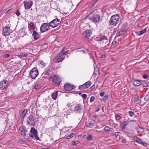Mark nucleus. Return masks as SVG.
<instances>
[{
  "label": "nucleus",
  "instance_id": "f257e3e1",
  "mask_svg": "<svg viewBox=\"0 0 149 149\" xmlns=\"http://www.w3.org/2000/svg\"><path fill=\"white\" fill-rule=\"evenodd\" d=\"M120 16L116 14L112 16L109 21L110 25L113 26H116L119 22Z\"/></svg>",
  "mask_w": 149,
  "mask_h": 149
},
{
  "label": "nucleus",
  "instance_id": "f03ea898",
  "mask_svg": "<svg viewBox=\"0 0 149 149\" xmlns=\"http://www.w3.org/2000/svg\"><path fill=\"white\" fill-rule=\"evenodd\" d=\"M2 31V35L6 37L9 35L12 32V31L10 29L9 25H8L3 27Z\"/></svg>",
  "mask_w": 149,
  "mask_h": 149
},
{
  "label": "nucleus",
  "instance_id": "7ed1b4c3",
  "mask_svg": "<svg viewBox=\"0 0 149 149\" xmlns=\"http://www.w3.org/2000/svg\"><path fill=\"white\" fill-rule=\"evenodd\" d=\"M61 21L58 18H55L49 23V26L53 28L57 26L61 23Z\"/></svg>",
  "mask_w": 149,
  "mask_h": 149
},
{
  "label": "nucleus",
  "instance_id": "20e7f679",
  "mask_svg": "<svg viewBox=\"0 0 149 149\" xmlns=\"http://www.w3.org/2000/svg\"><path fill=\"white\" fill-rule=\"evenodd\" d=\"M8 82L6 80L3 79L0 82V93L3 92L8 87Z\"/></svg>",
  "mask_w": 149,
  "mask_h": 149
},
{
  "label": "nucleus",
  "instance_id": "39448f33",
  "mask_svg": "<svg viewBox=\"0 0 149 149\" xmlns=\"http://www.w3.org/2000/svg\"><path fill=\"white\" fill-rule=\"evenodd\" d=\"M71 110L72 112L76 113H79L82 112L83 107L80 104H77L73 109Z\"/></svg>",
  "mask_w": 149,
  "mask_h": 149
},
{
  "label": "nucleus",
  "instance_id": "423d86ee",
  "mask_svg": "<svg viewBox=\"0 0 149 149\" xmlns=\"http://www.w3.org/2000/svg\"><path fill=\"white\" fill-rule=\"evenodd\" d=\"M49 26V23H45L42 24L40 27V31L41 33H44L48 31Z\"/></svg>",
  "mask_w": 149,
  "mask_h": 149
},
{
  "label": "nucleus",
  "instance_id": "0eeeda50",
  "mask_svg": "<svg viewBox=\"0 0 149 149\" xmlns=\"http://www.w3.org/2000/svg\"><path fill=\"white\" fill-rule=\"evenodd\" d=\"M94 40L97 41H102L103 43L106 44L107 42L108 39L105 36H98L94 38Z\"/></svg>",
  "mask_w": 149,
  "mask_h": 149
},
{
  "label": "nucleus",
  "instance_id": "6e6552de",
  "mask_svg": "<svg viewBox=\"0 0 149 149\" xmlns=\"http://www.w3.org/2000/svg\"><path fill=\"white\" fill-rule=\"evenodd\" d=\"M89 19L94 22H98L100 20V17L99 14H93L90 17Z\"/></svg>",
  "mask_w": 149,
  "mask_h": 149
},
{
  "label": "nucleus",
  "instance_id": "1a4fd4ad",
  "mask_svg": "<svg viewBox=\"0 0 149 149\" xmlns=\"http://www.w3.org/2000/svg\"><path fill=\"white\" fill-rule=\"evenodd\" d=\"M38 70L36 68H33L30 72V75L32 79H34L38 76Z\"/></svg>",
  "mask_w": 149,
  "mask_h": 149
},
{
  "label": "nucleus",
  "instance_id": "9d476101",
  "mask_svg": "<svg viewBox=\"0 0 149 149\" xmlns=\"http://www.w3.org/2000/svg\"><path fill=\"white\" fill-rule=\"evenodd\" d=\"M23 3L26 9H30L33 4V2L31 0L24 1Z\"/></svg>",
  "mask_w": 149,
  "mask_h": 149
},
{
  "label": "nucleus",
  "instance_id": "9b49d317",
  "mask_svg": "<svg viewBox=\"0 0 149 149\" xmlns=\"http://www.w3.org/2000/svg\"><path fill=\"white\" fill-rule=\"evenodd\" d=\"M74 87V86L72 85L66 83L64 85V89L66 91H70L73 89Z\"/></svg>",
  "mask_w": 149,
  "mask_h": 149
},
{
  "label": "nucleus",
  "instance_id": "f8f14e48",
  "mask_svg": "<svg viewBox=\"0 0 149 149\" xmlns=\"http://www.w3.org/2000/svg\"><path fill=\"white\" fill-rule=\"evenodd\" d=\"M51 79L53 82L59 85L61 81L60 78L58 75H55L53 76L52 78Z\"/></svg>",
  "mask_w": 149,
  "mask_h": 149
},
{
  "label": "nucleus",
  "instance_id": "ddd939ff",
  "mask_svg": "<svg viewBox=\"0 0 149 149\" xmlns=\"http://www.w3.org/2000/svg\"><path fill=\"white\" fill-rule=\"evenodd\" d=\"M92 34V32L90 30H86L84 32L83 36L87 38H89Z\"/></svg>",
  "mask_w": 149,
  "mask_h": 149
},
{
  "label": "nucleus",
  "instance_id": "4468645a",
  "mask_svg": "<svg viewBox=\"0 0 149 149\" xmlns=\"http://www.w3.org/2000/svg\"><path fill=\"white\" fill-rule=\"evenodd\" d=\"M65 56L63 52H61L58 55L57 57L56 62L58 63L62 61L64 58Z\"/></svg>",
  "mask_w": 149,
  "mask_h": 149
},
{
  "label": "nucleus",
  "instance_id": "2eb2a0df",
  "mask_svg": "<svg viewBox=\"0 0 149 149\" xmlns=\"http://www.w3.org/2000/svg\"><path fill=\"white\" fill-rule=\"evenodd\" d=\"M34 116L31 115L27 118V123L31 125H33L34 124Z\"/></svg>",
  "mask_w": 149,
  "mask_h": 149
},
{
  "label": "nucleus",
  "instance_id": "dca6fc26",
  "mask_svg": "<svg viewBox=\"0 0 149 149\" xmlns=\"http://www.w3.org/2000/svg\"><path fill=\"white\" fill-rule=\"evenodd\" d=\"M32 35L34 37V39L35 40H37L40 38V35L38 33L36 32L35 31L33 30L32 31Z\"/></svg>",
  "mask_w": 149,
  "mask_h": 149
},
{
  "label": "nucleus",
  "instance_id": "f3484780",
  "mask_svg": "<svg viewBox=\"0 0 149 149\" xmlns=\"http://www.w3.org/2000/svg\"><path fill=\"white\" fill-rule=\"evenodd\" d=\"M27 112V110L26 109H24V110H22L19 111V115L22 118H24V116L26 115Z\"/></svg>",
  "mask_w": 149,
  "mask_h": 149
},
{
  "label": "nucleus",
  "instance_id": "a211bd4d",
  "mask_svg": "<svg viewBox=\"0 0 149 149\" xmlns=\"http://www.w3.org/2000/svg\"><path fill=\"white\" fill-rule=\"evenodd\" d=\"M28 28L29 31H31H31L33 30H34L35 29V25L33 22H30L29 24L28 25Z\"/></svg>",
  "mask_w": 149,
  "mask_h": 149
},
{
  "label": "nucleus",
  "instance_id": "6ab92c4d",
  "mask_svg": "<svg viewBox=\"0 0 149 149\" xmlns=\"http://www.w3.org/2000/svg\"><path fill=\"white\" fill-rule=\"evenodd\" d=\"M145 128H143L140 126H138L135 128V129L138 132L143 133L144 132Z\"/></svg>",
  "mask_w": 149,
  "mask_h": 149
},
{
  "label": "nucleus",
  "instance_id": "aec40b11",
  "mask_svg": "<svg viewBox=\"0 0 149 149\" xmlns=\"http://www.w3.org/2000/svg\"><path fill=\"white\" fill-rule=\"evenodd\" d=\"M142 82L140 80H136L134 81L133 82V85L138 86L141 85Z\"/></svg>",
  "mask_w": 149,
  "mask_h": 149
},
{
  "label": "nucleus",
  "instance_id": "412c9836",
  "mask_svg": "<svg viewBox=\"0 0 149 149\" xmlns=\"http://www.w3.org/2000/svg\"><path fill=\"white\" fill-rule=\"evenodd\" d=\"M58 92L57 91H55L52 94V97L54 100H55L56 99L58 96Z\"/></svg>",
  "mask_w": 149,
  "mask_h": 149
},
{
  "label": "nucleus",
  "instance_id": "4be33fe9",
  "mask_svg": "<svg viewBox=\"0 0 149 149\" xmlns=\"http://www.w3.org/2000/svg\"><path fill=\"white\" fill-rule=\"evenodd\" d=\"M147 29V28L144 29L143 30H141L140 31L137 32L136 33L137 34V35L139 36L142 35L146 32Z\"/></svg>",
  "mask_w": 149,
  "mask_h": 149
},
{
  "label": "nucleus",
  "instance_id": "5701e85b",
  "mask_svg": "<svg viewBox=\"0 0 149 149\" xmlns=\"http://www.w3.org/2000/svg\"><path fill=\"white\" fill-rule=\"evenodd\" d=\"M113 130L112 128H110L108 126H106L104 128V130L106 132H108Z\"/></svg>",
  "mask_w": 149,
  "mask_h": 149
},
{
  "label": "nucleus",
  "instance_id": "b1692460",
  "mask_svg": "<svg viewBox=\"0 0 149 149\" xmlns=\"http://www.w3.org/2000/svg\"><path fill=\"white\" fill-rule=\"evenodd\" d=\"M30 132L31 133V134H32L33 135H35V134H37V131L34 127H32L31 128Z\"/></svg>",
  "mask_w": 149,
  "mask_h": 149
},
{
  "label": "nucleus",
  "instance_id": "393cba45",
  "mask_svg": "<svg viewBox=\"0 0 149 149\" xmlns=\"http://www.w3.org/2000/svg\"><path fill=\"white\" fill-rule=\"evenodd\" d=\"M135 139L136 141L138 143L141 144L142 142V140L136 136H135Z\"/></svg>",
  "mask_w": 149,
  "mask_h": 149
},
{
  "label": "nucleus",
  "instance_id": "a878e982",
  "mask_svg": "<svg viewBox=\"0 0 149 149\" xmlns=\"http://www.w3.org/2000/svg\"><path fill=\"white\" fill-rule=\"evenodd\" d=\"M78 88L80 90H81L82 89H85L87 88L85 84V83L79 86Z\"/></svg>",
  "mask_w": 149,
  "mask_h": 149
},
{
  "label": "nucleus",
  "instance_id": "bb28decb",
  "mask_svg": "<svg viewBox=\"0 0 149 149\" xmlns=\"http://www.w3.org/2000/svg\"><path fill=\"white\" fill-rule=\"evenodd\" d=\"M94 124L92 123H87L86 124V126L88 127L92 128L94 126Z\"/></svg>",
  "mask_w": 149,
  "mask_h": 149
},
{
  "label": "nucleus",
  "instance_id": "cd10ccee",
  "mask_svg": "<svg viewBox=\"0 0 149 149\" xmlns=\"http://www.w3.org/2000/svg\"><path fill=\"white\" fill-rule=\"evenodd\" d=\"M92 82L91 81H88L85 83V84L87 88H89L91 85Z\"/></svg>",
  "mask_w": 149,
  "mask_h": 149
},
{
  "label": "nucleus",
  "instance_id": "c85d7f7f",
  "mask_svg": "<svg viewBox=\"0 0 149 149\" xmlns=\"http://www.w3.org/2000/svg\"><path fill=\"white\" fill-rule=\"evenodd\" d=\"M50 72V71L49 70H47L46 69L43 73L42 74V75L44 74V75H48L49 74Z\"/></svg>",
  "mask_w": 149,
  "mask_h": 149
},
{
  "label": "nucleus",
  "instance_id": "c756f323",
  "mask_svg": "<svg viewBox=\"0 0 149 149\" xmlns=\"http://www.w3.org/2000/svg\"><path fill=\"white\" fill-rule=\"evenodd\" d=\"M30 136L32 137L33 138H34V137L35 138L38 140L39 139V137L37 136V134L34 135H33L32 134H29Z\"/></svg>",
  "mask_w": 149,
  "mask_h": 149
},
{
  "label": "nucleus",
  "instance_id": "7c9ffc66",
  "mask_svg": "<svg viewBox=\"0 0 149 149\" xmlns=\"http://www.w3.org/2000/svg\"><path fill=\"white\" fill-rule=\"evenodd\" d=\"M120 115H122L121 114H116L115 115V118L117 120H120L122 118V117L120 116Z\"/></svg>",
  "mask_w": 149,
  "mask_h": 149
},
{
  "label": "nucleus",
  "instance_id": "2f4dec72",
  "mask_svg": "<svg viewBox=\"0 0 149 149\" xmlns=\"http://www.w3.org/2000/svg\"><path fill=\"white\" fill-rule=\"evenodd\" d=\"M139 98V97L138 94H136L135 96L134 99V102H136L138 101Z\"/></svg>",
  "mask_w": 149,
  "mask_h": 149
},
{
  "label": "nucleus",
  "instance_id": "473e14b6",
  "mask_svg": "<svg viewBox=\"0 0 149 149\" xmlns=\"http://www.w3.org/2000/svg\"><path fill=\"white\" fill-rule=\"evenodd\" d=\"M74 134L73 133H72L70 134H69L68 136L66 137V139H69L72 138L74 136Z\"/></svg>",
  "mask_w": 149,
  "mask_h": 149
},
{
  "label": "nucleus",
  "instance_id": "72a5a7b5",
  "mask_svg": "<svg viewBox=\"0 0 149 149\" xmlns=\"http://www.w3.org/2000/svg\"><path fill=\"white\" fill-rule=\"evenodd\" d=\"M141 84L143 87H146L148 86V84L147 83L144 81L142 82V84Z\"/></svg>",
  "mask_w": 149,
  "mask_h": 149
},
{
  "label": "nucleus",
  "instance_id": "f704fd0d",
  "mask_svg": "<svg viewBox=\"0 0 149 149\" xmlns=\"http://www.w3.org/2000/svg\"><path fill=\"white\" fill-rule=\"evenodd\" d=\"M34 88L35 89L37 90L40 89L41 88V86L39 84H37L35 86Z\"/></svg>",
  "mask_w": 149,
  "mask_h": 149
},
{
  "label": "nucleus",
  "instance_id": "c9c22d12",
  "mask_svg": "<svg viewBox=\"0 0 149 149\" xmlns=\"http://www.w3.org/2000/svg\"><path fill=\"white\" fill-rule=\"evenodd\" d=\"M127 125V124L126 123V122H124L122 125V129H124L125 128V126Z\"/></svg>",
  "mask_w": 149,
  "mask_h": 149
},
{
  "label": "nucleus",
  "instance_id": "e433bc0d",
  "mask_svg": "<svg viewBox=\"0 0 149 149\" xmlns=\"http://www.w3.org/2000/svg\"><path fill=\"white\" fill-rule=\"evenodd\" d=\"M92 139V137L91 135L89 134L86 138L87 141H89L91 140Z\"/></svg>",
  "mask_w": 149,
  "mask_h": 149
},
{
  "label": "nucleus",
  "instance_id": "4c0bfd02",
  "mask_svg": "<svg viewBox=\"0 0 149 149\" xmlns=\"http://www.w3.org/2000/svg\"><path fill=\"white\" fill-rule=\"evenodd\" d=\"M96 67H94V71L93 72V74H94L95 72H98L99 71V69L97 67V66H95Z\"/></svg>",
  "mask_w": 149,
  "mask_h": 149
},
{
  "label": "nucleus",
  "instance_id": "58836bf2",
  "mask_svg": "<svg viewBox=\"0 0 149 149\" xmlns=\"http://www.w3.org/2000/svg\"><path fill=\"white\" fill-rule=\"evenodd\" d=\"M95 97L92 96L91 97L90 100V102H93L95 100Z\"/></svg>",
  "mask_w": 149,
  "mask_h": 149
},
{
  "label": "nucleus",
  "instance_id": "ea45409f",
  "mask_svg": "<svg viewBox=\"0 0 149 149\" xmlns=\"http://www.w3.org/2000/svg\"><path fill=\"white\" fill-rule=\"evenodd\" d=\"M128 113L131 117H133L134 114V113L131 111H129Z\"/></svg>",
  "mask_w": 149,
  "mask_h": 149
},
{
  "label": "nucleus",
  "instance_id": "a19ab883",
  "mask_svg": "<svg viewBox=\"0 0 149 149\" xmlns=\"http://www.w3.org/2000/svg\"><path fill=\"white\" fill-rule=\"evenodd\" d=\"M101 107V105H98L97 106V109L95 111L96 112H97L98 111H99L100 110V107Z\"/></svg>",
  "mask_w": 149,
  "mask_h": 149
},
{
  "label": "nucleus",
  "instance_id": "79ce46f5",
  "mask_svg": "<svg viewBox=\"0 0 149 149\" xmlns=\"http://www.w3.org/2000/svg\"><path fill=\"white\" fill-rule=\"evenodd\" d=\"M65 50L64 49H63L61 50V52H63V54L64 55L66 54L68 52V50H67L66 51H65Z\"/></svg>",
  "mask_w": 149,
  "mask_h": 149
},
{
  "label": "nucleus",
  "instance_id": "37998d69",
  "mask_svg": "<svg viewBox=\"0 0 149 149\" xmlns=\"http://www.w3.org/2000/svg\"><path fill=\"white\" fill-rule=\"evenodd\" d=\"M25 130L23 131L22 132H21V134L23 136H24L26 135Z\"/></svg>",
  "mask_w": 149,
  "mask_h": 149
},
{
  "label": "nucleus",
  "instance_id": "c03bdc74",
  "mask_svg": "<svg viewBox=\"0 0 149 149\" xmlns=\"http://www.w3.org/2000/svg\"><path fill=\"white\" fill-rule=\"evenodd\" d=\"M144 99L145 101H148L149 100V95H147L144 97Z\"/></svg>",
  "mask_w": 149,
  "mask_h": 149
},
{
  "label": "nucleus",
  "instance_id": "a18cd8bd",
  "mask_svg": "<svg viewBox=\"0 0 149 149\" xmlns=\"http://www.w3.org/2000/svg\"><path fill=\"white\" fill-rule=\"evenodd\" d=\"M108 98V96L107 95H106L103 98V101H106L107 100Z\"/></svg>",
  "mask_w": 149,
  "mask_h": 149
},
{
  "label": "nucleus",
  "instance_id": "49530a36",
  "mask_svg": "<svg viewBox=\"0 0 149 149\" xmlns=\"http://www.w3.org/2000/svg\"><path fill=\"white\" fill-rule=\"evenodd\" d=\"M148 77H149L148 75L146 74H144V75H143V77L144 79H146L148 78Z\"/></svg>",
  "mask_w": 149,
  "mask_h": 149
},
{
  "label": "nucleus",
  "instance_id": "de8ad7c7",
  "mask_svg": "<svg viewBox=\"0 0 149 149\" xmlns=\"http://www.w3.org/2000/svg\"><path fill=\"white\" fill-rule=\"evenodd\" d=\"M20 56L22 57H26L27 56V54H20Z\"/></svg>",
  "mask_w": 149,
  "mask_h": 149
},
{
  "label": "nucleus",
  "instance_id": "09e8293b",
  "mask_svg": "<svg viewBox=\"0 0 149 149\" xmlns=\"http://www.w3.org/2000/svg\"><path fill=\"white\" fill-rule=\"evenodd\" d=\"M141 144L144 146H146L148 145V144L145 142H142Z\"/></svg>",
  "mask_w": 149,
  "mask_h": 149
},
{
  "label": "nucleus",
  "instance_id": "8fccbe9b",
  "mask_svg": "<svg viewBox=\"0 0 149 149\" xmlns=\"http://www.w3.org/2000/svg\"><path fill=\"white\" fill-rule=\"evenodd\" d=\"M82 97L83 99H85L87 97V95L85 94H83L82 95Z\"/></svg>",
  "mask_w": 149,
  "mask_h": 149
},
{
  "label": "nucleus",
  "instance_id": "3c124183",
  "mask_svg": "<svg viewBox=\"0 0 149 149\" xmlns=\"http://www.w3.org/2000/svg\"><path fill=\"white\" fill-rule=\"evenodd\" d=\"M19 131L20 132H22L23 131L25 130L24 128V127H21L19 128Z\"/></svg>",
  "mask_w": 149,
  "mask_h": 149
},
{
  "label": "nucleus",
  "instance_id": "603ef678",
  "mask_svg": "<svg viewBox=\"0 0 149 149\" xmlns=\"http://www.w3.org/2000/svg\"><path fill=\"white\" fill-rule=\"evenodd\" d=\"M120 134H121L119 132H116L115 133V135L116 136H119L120 135Z\"/></svg>",
  "mask_w": 149,
  "mask_h": 149
},
{
  "label": "nucleus",
  "instance_id": "864d4df0",
  "mask_svg": "<svg viewBox=\"0 0 149 149\" xmlns=\"http://www.w3.org/2000/svg\"><path fill=\"white\" fill-rule=\"evenodd\" d=\"M105 94V92H104V91H103V92H101L100 93V95L101 97H103L104 96V95Z\"/></svg>",
  "mask_w": 149,
  "mask_h": 149
},
{
  "label": "nucleus",
  "instance_id": "5fc2aeb1",
  "mask_svg": "<svg viewBox=\"0 0 149 149\" xmlns=\"http://www.w3.org/2000/svg\"><path fill=\"white\" fill-rule=\"evenodd\" d=\"M10 55L9 54H6L4 55L3 57L5 58H7L9 57Z\"/></svg>",
  "mask_w": 149,
  "mask_h": 149
},
{
  "label": "nucleus",
  "instance_id": "6e6d98bb",
  "mask_svg": "<svg viewBox=\"0 0 149 149\" xmlns=\"http://www.w3.org/2000/svg\"><path fill=\"white\" fill-rule=\"evenodd\" d=\"M16 15L17 16H19V15H20V13H19V12L18 11V10H17V11L16 12Z\"/></svg>",
  "mask_w": 149,
  "mask_h": 149
},
{
  "label": "nucleus",
  "instance_id": "4d7b16f0",
  "mask_svg": "<svg viewBox=\"0 0 149 149\" xmlns=\"http://www.w3.org/2000/svg\"><path fill=\"white\" fill-rule=\"evenodd\" d=\"M97 0H97L96 1H94L93 2L91 3V6H94L95 5L96 2H97Z\"/></svg>",
  "mask_w": 149,
  "mask_h": 149
},
{
  "label": "nucleus",
  "instance_id": "13d9d810",
  "mask_svg": "<svg viewBox=\"0 0 149 149\" xmlns=\"http://www.w3.org/2000/svg\"><path fill=\"white\" fill-rule=\"evenodd\" d=\"M47 99H44L43 100V102L45 103V104H46L47 102Z\"/></svg>",
  "mask_w": 149,
  "mask_h": 149
},
{
  "label": "nucleus",
  "instance_id": "bf43d9fd",
  "mask_svg": "<svg viewBox=\"0 0 149 149\" xmlns=\"http://www.w3.org/2000/svg\"><path fill=\"white\" fill-rule=\"evenodd\" d=\"M39 64H40L41 65H44V64H46L45 63H43V61H40V63H39Z\"/></svg>",
  "mask_w": 149,
  "mask_h": 149
},
{
  "label": "nucleus",
  "instance_id": "052dcab7",
  "mask_svg": "<svg viewBox=\"0 0 149 149\" xmlns=\"http://www.w3.org/2000/svg\"><path fill=\"white\" fill-rule=\"evenodd\" d=\"M65 132H64V131H63L62 130H61V132H60V134L61 135V134H65Z\"/></svg>",
  "mask_w": 149,
  "mask_h": 149
},
{
  "label": "nucleus",
  "instance_id": "680f3d73",
  "mask_svg": "<svg viewBox=\"0 0 149 149\" xmlns=\"http://www.w3.org/2000/svg\"><path fill=\"white\" fill-rule=\"evenodd\" d=\"M106 56V55L105 54H103L102 55L101 57L102 58H105Z\"/></svg>",
  "mask_w": 149,
  "mask_h": 149
},
{
  "label": "nucleus",
  "instance_id": "e2e57ef3",
  "mask_svg": "<svg viewBox=\"0 0 149 149\" xmlns=\"http://www.w3.org/2000/svg\"><path fill=\"white\" fill-rule=\"evenodd\" d=\"M77 144V143L75 141H74L72 142V144L73 146H75Z\"/></svg>",
  "mask_w": 149,
  "mask_h": 149
},
{
  "label": "nucleus",
  "instance_id": "0e129e2a",
  "mask_svg": "<svg viewBox=\"0 0 149 149\" xmlns=\"http://www.w3.org/2000/svg\"><path fill=\"white\" fill-rule=\"evenodd\" d=\"M93 118L95 119L97 118V116L96 115H93Z\"/></svg>",
  "mask_w": 149,
  "mask_h": 149
},
{
  "label": "nucleus",
  "instance_id": "69168bd1",
  "mask_svg": "<svg viewBox=\"0 0 149 149\" xmlns=\"http://www.w3.org/2000/svg\"><path fill=\"white\" fill-rule=\"evenodd\" d=\"M126 31V30L125 29H123L121 30V32H124Z\"/></svg>",
  "mask_w": 149,
  "mask_h": 149
},
{
  "label": "nucleus",
  "instance_id": "338daca9",
  "mask_svg": "<svg viewBox=\"0 0 149 149\" xmlns=\"http://www.w3.org/2000/svg\"><path fill=\"white\" fill-rule=\"evenodd\" d=\"M95 87V85H94L91 87V88L93 89Z\"/></svg>",
  "mask_w": 149,
  "mask_h": 149
},
{
  "label": "nucleus",
  "instance_id": "774afa93",
  "mask_svg": "<svg viewBox=\"0 0 149 149\" xmlns=\"http://www.w3.org/2000/svg\"><path fill=\"white\" fill-rule=\"evenodd\" d=\"M71 104V103H68V105H69V107H70V109H71V108L70 107H71L72 106V105H70V104Z\"/></svg>",
  "mask_w": 149,
  "mask_h": 149
}]
</instances>
